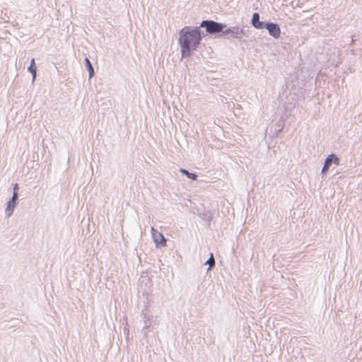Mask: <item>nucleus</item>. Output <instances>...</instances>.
<instances>
[{
	"label": "nucleus",
	"mask_w": 362,
	"mask_h": 362,
	"mask_svg": "<svg viewBox=\"0 0 362 362\" xmlns=\"http://www.w3.org/2000/svg\"><path fill=\"white\" fill-rule=\"evenodd\" d=\"M204 33L199 27L185 26L179 31L178 43L182 58L190 57L199 45Z\"/></svg>",
	"instance_id": "obj_1"
},
{
	"label": "nucleus",
	"mask_w": 362,
	"mask_h": 362,
	"mask_svg": "<svg viewBox=\"0 0 362 362\" xmlns=\"http://www.w3.org/2000/svg\"><path fill=\"white\" fill-rule=\"evenodd\" d=\"M199 28H205L206 33L209 34H216L223 33V29L226 28V25L214 21L204 20L202 21Z\"/></svg>",
	"instance_id": "obj_2"
},
{
	"label": "nucleus",
	"mask_w": 362,
	"mask_h": 362,
	"mask_svg": "<svg viewBox=\"0 0 362 362\" xmlns=\"http://www.w3.org/2000/svg\"><path fill=\"white\" fill-rule=\"evenodd\" d=\"M332 163H334L337 165H338L339 164V159L334 154H330L326 158V159L324 162V165H323V167L322 168V171H321V173L322 175H325L327 173V172L329 170V168L331 166Z\"/></svg>",
	"instance_id": "obj_3"
},
{
	"label": "nucleus",
	"mask_w": 362,
	"mask_h": 362,
	"mask_svg": "<svg viewBox=\"0 0 362 362\" xmlns=\"http://www.w3.org/2000/svg\"><path fill=\"white\" fill-rule=\"evenodd\" d=\"M151 233L153 241L155 242L157 247H164L166 245V239L161 233L156 230L154 228H151Z\"/></svg>",
	"instance_id": "obj_4"
},
{
	"label": "nucleus",
	"mask_w": 362,
	"mask_h": 362,
	"mask_svg": "<svg viewBox=\"0 0 362 362\" xmlns=\"http://www.w3.org/2000/svg\"><path fill=\"white\" fill-rule=\"evenodd\" d=\"M244 33V29L239 26L230 27L223 31L224 35H230L231 37L239 40L242 38V35Z\"/></svg>",
	"instance_id": "obj_5"
},
{
	"label": "nucleus",
	"mask_w": 362,
	"mask_h": 362,
	"mask_svg": "<svg viewBox=\"0 0 362 362\" xmlns=\"http://www.w3.org/2000/svg\"><path fill=\"white\" fill-rule=\"evenodd\" d=\"M269 34L274 38H279L281 33L280 27L277 23H266L264 25Z\"/></svg>",
	"instance_id": "obj_6"
},
{
	"label": "nucleus",
	"mask_w": 362,
	"mask_h": 362,
	"mask_svg": "<svg viewBox=\"0 0 362 362\" xmlns=\"http://www.w3.org/2000/svg\"><path fill=\"white\" fill-rule=\"evenodd\" d=\"M18 192L13 193L11 199L8 202L7 206L6 209V215L7 217H10L13 214V211L16 208V200L18 199Z\"/></svg>",
	"instance_id": "obj_7"
},
{
	"label": "nucleus",
	"mask_w": 362,
	"mask_h": 362,
	"mask_svg": "<svg viewBox=\"0 0 362 362\" xmlns=\"http://www.w3.org/2000/svg\"><path fill=\"white\" fill-rule=\"evenodd\" d=\"M252 24L257 29H262L264 28L265 23L259 21V15L258 13H254L252 17Z\"/></svg>",
	"instance_id": "obj_8"
},
{
	"label": "nucleus",
	"mask_w": 362,
	"mask_h": 362,
	"mask_svg": "<svg viewBox=\"0 0 362 362\" xmlns=\"http://www.w3.org/2000/svg\"><path fill=\"white\" fill-rule=\"evenodd\" d=\"M35 59H32L30 61V65L28 68V71L32 74L33 83L35 81V80L36 78V69L35 67Z\"/></svg>",
	"instance_id": "obj_9"
},
{
	"label": "nucleus",
	"mask_w": 362,
	"mask_h": 362,
	"mask_svg": "<svg viewBox=\"0 0 362 362\" xmlns=\"http://www.w3.org/2000/svg\"><path fill=\"white\" fill-rule=\"evenodd\" d=\"M85 64L88 71L89 78H91L95 74L94 69L92 66L90 61L88 58L85 59Z\"/></svg>",
	"instance_id": "obj_10"
},
{
	"label": "nucleus",
	"mask_w": 362,
	"mask_h": 362,
	"mask_svg": "<svg viewBox=\"0 0 362 362\" xmlns=\"http://www.w3.org/2000/svg\"><path fill=\"white\" fill-rule=\"evenodd\" d=\"M144 326L142 328V332H144V336L147 337V331L146 329L152 325L151 318H144Z\"/></svg>",
	"instance_id": "obj_11"
},
{
	"label": "nucleus",
	"mask_w": 362,
	"mask_h": 362,
	"mask_svg": "<svg viewBox=\"0 0 362 362\" xmlns=\"http://www.w3.org/2000/svg\"><path fill=\"white\" fill-rule=\"evenodd\" d=\"M180 171L182 174L185 175L187 177H189L193 180H197V175L195 173H189L188 170H187L186 169H184V168L180 169Z\"/></svg>",
	"instance_id": "obj_12"
},
{
	"label": "nucleus",
	"mask_w": 362,
	"mask_h": 362,
	"mask_svg": "<svg viewBox=\"0 0 362 362\" xmlns=\"http://www.w3.org/2000/svg\"><path fill=\"white\" fill-rule=\"evenodd\" d=\"M205 264H209V267L207 269V271L211 270L215 265V259L214 258L213 253L210 254L209 259L205 262Z\"/></svg>",
	"instance_id": "obj_13"
},
{
	"label": "nucleus",
	"mask_w": 362,
	"mask_h": 362,
	"mask_svg": "<svg viewBox=\"0 0 362 362\" xmlns=\"http://www.w3.org/2000/svg\"><path fill=\"white\" fill-rule=\"evenodd\" d=\"M18 185L17 183H16L13 186V193L18 192Z\"/></svg>",
	"instance_id": "obj_14"
},
{
	"label": "nucleus",
	"mask_w": 362,
	"mask_h": 362,
	"mask_svg": "<svg viewBox=\"0 0 362 362\" xmlns=\"http://www.w3.org/2000/svg\"><path fill=\"white\" fill-rule=\"evenodd\" d=\"M123 321H125V324L127 325V317L123 318Z\"/></svg>",
	"instance_id": "obj_15"
}]
</instances>
